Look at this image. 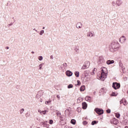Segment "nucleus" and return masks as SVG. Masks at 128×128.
<instances>
[{
	"mask_svg": "<svg viewBox=\"0 0 128 128\" xmlns=\"http://www.w3.org/2000/svg\"><path fill=\"white\" fill-rule=\"evenodd\" d=\"M120 46L117 40H113L112 43L110 45V50L112 52H116L118 50V48Z\"/></svg>",
	"mask_w": 128,
	"mask_h": 128,
	"instance_id": "1",
	"label": "nucleus"
},
{
	"mask_svg": "<svg viewBox=\"0 0 128 128\" xmlns=\"http://www.w3.org/2000/svg\"><path fill=\"white\" fill-rule=\"evenodd\" d=\"M101 74L100 76V78L103 82L104 80V78H106L108 76V73H106V68H104L102 69Z\"/></svg>",
	"mask_w": 128,
	"mask_h": 128,
	"instance_id": "2",
	"label": "nucleus"
},
{
	"mask_svg": "<svg viewBox=\"0 0 128 128\" xmlns=\"http://www.w3.org/2000/svg\"><path fill=\"white\" fill-rule=\"evenodd\" d=\"M112 86L114 90H118L120 88V84L116 82H113Z\"/></svg>",
	"mask_w": 128,
	"mask_h": 128,
	"instance_id": "3",
	"label": "nucleus"
},
{
	"mask_svg": "<svg viewBox=\"0 0 128 128\" xmlns=\"http://www.w3.org/2000/svg\"><path fill=\"white\" fill-rule=\"evenodd\" d=\"M94 112L99 114L100 116L102 114H104V110L100 109V108H96L94 109Z\"/></svg>",
	"mask_w": 128,
	"mask_h": 128,
	"instance_id": "4",
	"label": "nucleus"
},
{
	"mask_svg": "<svg viewBox=\"0 0 128 128\" xmlns=\"http://www.w3.org/2000/svg\"><path fill=\"white\" fill-rule=\"evenodd\" d=\"M126 41V38L124 36H122L120 38V42H121V44H124Z\"/></svg>",
	"mask_w": 128,
	"mask_h": 128,
	"instance_id": "5",
	"label": "nucleus"
},
{
	"mask_svg": "<svg viewBox=\"0 0 128 128\" xmlns=\"http://www.w3.org/2000/svg\"><path fill=\"white\" fill-rule=\"evenodd\" d=\"M104 57L102 56H100L99 57L98 64H104Z\"/></svg>",
	"mask_w": 128,
	"mask_h": 128,
	"instance_id": "6",
	"label": "nucleus"
},
{
	"mask_svg": "<svg viewBox=\"0 0 128 128\" xmlns=\"http://www.w3.org/2000/svg\"><path fill=\"white\" fill-rule=\"evenodd\" d=\"M76 28H82V24L80 22H78L76 24Z\"/></svg>",
	"mask_w": 128,
	"mask_h": 128,
	"instance_id": "7",
	"label": "nucleus"
},
{
	"mask_svg": "<svg viewBox=\"0 0 128 128\" xmlns=\"http://www.w3.org/2000/svg\"><path fill=\"white\" fill-rule=\"evenodd\" d=\"M42 91L40 90V91L38 92L36 96V98H40V96H42Z\"/></svg>",
	"mask_w": 128,
	"mask_h": 128,
	"instance_id": "8",
	"label": "nucleus"
},
{
	"mask_svg": "<svg viewBox=\"0 0 128 128\" xmlns=\"http://www.w3.org/2000/svg\"><path fill=\"white\" fill-rule=\"evenodd\" d=\"M66 74L67 76H72V72L70 70H68L66 71Z\"/></svg>",
	"mask_w": 128,
	"mask_h": 128,
	"instance_id": "9",
	"label": "nucleus"
},
{
	"mask_svg": "<svg viewBox=\"0 0 128 128\" xmlns=\"http://www.w3.org/2000/svg\"><path fill=\"white\" fill-rule=\"evenodd\" d=\"M111 122L113 124H118V120L116 119V118H114L112 121Z\"/></svg>",
	"mask_w": 128,
	"mask_h": 128,
	"instance_id": "10",
	"label": "nucleus"
},
{
	"mask_svg": "<svg viewBox=\"0 0 128 128\" xmlns=\"http://www.w3.org/2000/svg\"><path fill=\"white\" fill-rule=\"evenodd\" d=\"M82 108H83V110H86V108H88V104L86 102H82Z\"/></svg>",
	"mask_w": 128,
	"mask_h": 128,
	"instance_id": "11",
	"label": "nucleus"
},
{
	"mask_svg": "<svg viewBox=\"0 0 128 128\" xmlns=\"http://www.w3.org/2000/svg\"><path fill=\"white\" fill-rule=\"evenodd\" d=\"M90 62L88 61L86 62L84 64V68H88L90 67Z\"/></svg>",
	"mask_w": 128,
	"mask_h": 128,
	"instance_id": "12",
	"label": "nucleus"
},
{
	"mask_svg": "<svg viewBox=\"0 0 128 128\" xmlns=\"http://www.w3.org/2000/svg\"><path fill=\"white\" fill-rule=\"evenodd\" d=\"M107 64H114V60H108L106 61Z\"/></svg>",
	"mask_w": 128,
	"mask_h": 128,
	"instance_id": "13",
	"label": "nucleus"
},
{
	"mask_svg": "<svg viewBox=\"0 0 128 128\" xmlns=\"http://www.w3.org/2000/svg\"><path fill=\"white\" fill-rule=\"evenodd\" d=\"M87 36H89L90 38L94 36V34H92V32H88L87 34Z\"/></svg>",
	"mask_w": 128,
	"mask_h": 128,
	"instance_id": "14",
	"label": "nucleus"
},
{
	"mask_svg": "<svg viewBox=\"0 0 128 128\" xmlns=\"http://www.w3.org/2000/svg\"><path fill=\"white\" fill-rule=\"evenodd\" d=\"M74 50L77 54H78V52H80V48H78V46H76L74 48Z\"/></svg>",
	"mask_w": 128,
	"mask_h": 128,
	"instance_id": "15",
	"label": "nucleus"
},
{
	"mask_svg": "<svg viewBox=\"0 0 128 128\" xmlns=\"http://www.w3.org/2000/svg\"><path fill=\"white\" fill-rule=\"evenodd\" d=\"M84 90H86V86H82L80 88V90L81 92H84Z\"/></svg>",
	"mask_w": 128,
	"mask_h": 128,
	"instance_id": "16",
	"label": "nucleus"
},
{
	"mask_svg": "<svg viewBox=\"0 0 128 128\" xmlns=\"http://www.w3.org/2000/svg\"><path fill=\"white\" fill-rule=\"evenodd\" d=\"M116 4L120 6V4H122V2H120V0H118L116 2Z\"/></svg>",
	"mask_w": 128,
	"mask_h": 128,
	"instance_id": "17",
	"label": "nucleus"
},
{
	"mask_svg": "<svg viewBox=\"0 0 128 128\" xmlns=\"http://www.w3.org/2000/svg\"><path fill=\"white\" fill-rule=\"evenodd\" d=\"M74 74H75L76 78H78V76H80V72L76 71L74 72Z\"/></svg>",
	"mask_w": 128,
	"mask_h": 128,
	"instance_id": "18",
	"label": "nucleus"
},
{
	"mask_svg": "<svg viewBox=\"0 0 128 128\" xmlns=\"http://www.w3.org/2000/svg\"><path fill=\"white\" fill-rule=\"evenodd\" d=\"M98 121H96V120H93V121L92 122V126H94V124H98Z\"/></svg>",
	"mask_w": 128,
	"mask_h": 128,
	"instance_id": "19",
	"label": "nucleus"
},
{
	"mask_svg": "<svg viewBox=\"0 0 128 128\" xmlns=\"http://www.w3.org/2000/svg\"><path fill=\"white\" fill-rule=\"evenodd\" d=\"M85 100H87V102H90V96H86L85 98Z\"/></svg>",
	"mask_w": 128,
	"mask_h": 128,
	"instance_id": "20",
	"label": "nucleus"
},
{
	"mask_svg": "<svg viewBox=\"0 0 128 128\" xmlns=\"http://www.w3.org/2000/svg\"><path fill=\"white\" fill-rule=\"evenodd\" d=\"M70 123L72 124H76V120L72 119L70 121Z\"/></svg>",
	"mask_w": 128,
	"mask_h": 128,
	"instance_id": "21",
	"label": "nucleus"
},
{
	"mask_svg": "<svg viewBox=\"0 0 128 128\" xmlns=\"http://www.w3.org/2000/svg\"><path fill=\"white\" fill-rule=\"evenodd\" d=\"M116 118H120V114L119 113H116Z\"/></svg>",
	"mask_w": 128,
	"mask_h": 128,
	"instance_id": "22",
	"label": "nucleus"
},
{
	"mask_svg": "<svg viewBox=\"0 0 128 128\" xmlns=\"http://www.w3.org/2000/svg\"><path fill=\"white\" fill-rule=\"evenodd\" d=\"M44 34V30H42L40 32V36H42V34Z\"/></svg>",
	"mask_w": 128,
	"mask_h": 128,
	"instance_id": "23",
	"label": "nucleus"
},
{
	"mask_svg": "<svg viewBox=\"0 0 128 128\" xmlns=\"http://www.w3.org/2000/svg\"><path fill=\"white\" fill-rule=\"evenodd\" d=\"M44 64H42L39 65V70H42V66H44Z\"/></svg>",
	"mask_w": 128,
	"mask_h": 128,
	"instance_id": "24",
	"label": "nucleus"
},
{
	"mask_svg": "<svg viewBox=\"0 0 128 128\" xmlns=\"http://www.w3.org/2000/svg\"><path fill=\"white\" fill-rule=\"evenodd\" d=\"M24 112V109L22 108L21 110H20V114H22V112Z\"/></svg>",
	"mask_w": 128,
	"mask_h": 128,
	"instance_id": "25",
	"label": "nucleus"
},
{
	"mask_svg": "<svg viewBox=\"0 0 128 128\" xmlns=\"http://www.w3.org/2000/svg\"><path fill=\"white\" fill-rule=\"evenodd\" d=\"M63 66L64 68H66L68 66V64H66V63H65L63 64Z\"/></svg>",
	"mask_w": 128,
	"mask_h": 128,
	"instance_id": "26",
	"label": "nucleus"
},
{
	"mask_svg": "<svg viewBox=\"0 0 128 128\" xmlns=\"http://www.w3.org/2000/svg\"><path fill=\"white\" fill-rule=\"evenodd\" d=\"M73 86L72 84H70L68 86V88H72Z\"/></svg>",
	"mask_w": 128,
	"mask_h": 128,
	"instance_id": "27",
	"label": "nucleus"
},
{
	"mask_svg": "<svg viewBox=\"0 0 128 128\" xmlns=\"http://www.w3.org/2000/svg\"><path fill=\"white\" fill-rule=\"evenodd\" d=\"M49 124H54V120H49Z\"/></svg>",
	"mask_w": 128,
	"mask_h": 128,
	"instance_id": "28",
	"label": "nucleus"
},
{
	"mask_svg": "<svg viewBox=\"0 0 128 128\" xmlns=\"http://www.w3.org/2000/svg\"><path fill=\"white\" fill-rule=\"evenodd\" d=\"M77 112H80L81 110H82V108H78L76 109Z\"/></svg>",
	"mask_w": 128,
	"mask_h": 128,
	"instance_id": "29",
	"label": "nucleus"
},
{
	"mask_svg": "<svg viewBox=\"0 0 128 128\" xmlns=\"http://www.w3.org/2000/svg\"><path fill=\"white\" fill-rule=\"evenodd\" d=\"M42 58H42V56H40L38 57V60H42Z\"/></svg>",
	"mask_w": 128,
	"mask_h": 128,
	"instance_id": "30",
	"label": "nucleus"
},
{
	"mask_svg": "<svg viewBox=\"0 0 128 128\" xmlns=\"http://www.w3.org/2000/svg\"><path fill=\"white\" fill-rule=\"evenodd\" d=\"M41 114H46V110L42 111Z\"/></svg>",
	"mask_w": 128,
	"mask_h": 128,
	"instance_id": "31",
	"label": "nucleus"
},
{
	"mask_svg": "<svg viewBox=\"0 0 128 128\" xmlns=\"http://www.w3.org/2000/svg\"><path fill=\"white\" fill-rule=\"evenodd\" d=\"M56 114H57V116H60V112H57L56 113Z\"/></svg>",
	"mask_w": 128,
	"mask_h": 128,
	"instance_id": "32",
	"label": "nucleus"
},
{
	"mask_svg": "<svg viewBox=\"0 0 128 128\" xmlns=\"http://www.w3.org/2000/svg\"><path fill=\"white\" fill-rule=\"evenodd\" d=\"M107 114H110V109H108L106 110Z\"/></svg>",
	"mask_w": 128,
	"mask_h": 128,
	"instance_id": "33",
	"label": "nucleus"
},
{
	"mask_svg": "<svg viewBox=\"0 0 128 128\" xmlns=\"http://www.w3.org/2000/svg\"><path fill=\"white\" fill-rule=\"evenodd\" d=\"M112 4L113 6H116V2L113 1L112 2Z\"/></svg>",
	"mask_w": 128,
	"mask_h": 128,
	"instance_id": "34",
	"label": "nucleus"
},
{
	"mask_svg": "<svg viewBox=\"0 0 128 128\" xmlns=\"http://www.w3.org/2000/svg\"><path fill=\"white\" fill-rule=\"evenodd\" d=\"M104 88H102L100 90V92H104Z\"/></svg>",
	"mask_w": 128,
	"mask_h": 128,
	"instance_id": "35",
	"label": "nucleus"
},
{
	"mask_svg": "<svg viewBox=\"0 0 128 128\" xmlns=\"http://www.w3.org/2000/svg\"><path fill=\"white\" fill-rule=\"evenodd\" d=\"M120 68H124V65L120 63Z\"/></svg>",
	"mask_w": 128,
	"mask_h": 128,
	"instance_id": "36",
	"label": "nucleus"
},
{
	"mask_svg": "<svg viewBox=\"0 0 128 128\" xmlns=\"http://www.w3.org/2000/svg\"><path fill=\"white\" fill-rule=\"evenodd\" d=\"M83 124L86 126V124H88V122L86 121L83 122Z\"/></svg>",
	"mask_w": 128,
	"mask_h": 128,
	"instance_id": "37",
	"label": "nucleus"
},
{
	"mask_svg": "<svg viewBox=\"0 0 128 128\" xmlns=\"http://www.w3.org/2000/svg\"><path fill=\"white\" fill-rule=\"evenodd\" d=\"M77 82H78V86H80V81L78 80L77 81Z\"/></svg>",
	"mask_w": 128,
	"mask_h": 128,
	"instance_id": "38",
	"label": "nucleus"
},
{
	"mask_svg": "<svg viewBox=\"0 0 128 128\" xmlns=\"http://www.w3.org/2000/svg\"><path fill=\"white\" fill-rule=\"evenodd\" d=\"M12 24H14V23H11L10 24H8V28H10V26H12Z\"/></svg>",
	"mask_w": 128,
	"mask_h": 128,
	"instance_id": "39",
	"label": "nucleus"
},
{
	"mask_svg": "<svg viewBox=\"0 0 128 128\" xmlns=\"http://www.w3.org/2000/svg\"><path fill=\"white\" fill-rule=\"evenodd\" d=\"M52 102V100H50V101H46V104H48V103H49V102Z\"/></svg>",
	"mask_w": 128,
	"mask_h": 128,
	"instance_id": "40",
	"label": "nucleus"
},
{
	"mask_svg": "<svg viewBox=\"0 0 128 128\" xmlns=\"http://www.w3.org/2000/svg\"><path fill=\"white\" fill-rule=\"evenodd\" d=\"M86 67H84V65L82 66V70H86Z\"/></svg>",
	"mask_w": 128,
	"mask_h": 128,
	"instance_id": "41",
	"label": "nucleus"
},
{
	"mask_svg": "<svg viewBox=\"0 0 128 128\" xmlns=\"http://www.w3.org/2000/svg\"><path fill=\"white\" fill-rule=\"evenodd\" d=\"M123 104H124V106H126V100H124V102H123Z\"/></svg>",
	"mask_w": 128,
	"mask_h": 128,
	"instance_id": "42",
	"label": "nucleus"
},
{
	"mask_svg": "<svg viewBox=\"0 0 128 128\" xmlns=\"http://www.w3.org/2000/svg\"><path fill=\"white\" fill-rule=\"evenodd\" d=\"M50 58L51 60H54V56H52H52H50Z\"/></svg>",
	"mask_w": 128,
	"mask_h": 128,
	"instance_id": "43",
	"label": "nucleus"
},
{
	"mask_svg": "<svg viewBox=\"0 0 128 128\" xmlns=\"http://www.w3.org/2000/svg\"><path fill=\"white\" fill-rule=\"evenodd\" d=\"M112 96H116V93L115 92H112Z\"/></svg>",
	"mask_w": 128,
	"mask_h": 128,
	"instance_id": "44",
	"label": "nucleus"
},
{
	"mask_svg": "<svg viewBox=\"0 0 128 128\" xmlns=\"http://www.w3.org/2000/svg\"><path fill=\"white\" fill-rule=\"evenodd\" d=\"M122 103H124V100H121L120 101V104H122Z\"/></svg>",
	"mask_w": 128,
	"mask_h": 128,
	"instance_id": "45",
	"label": "nucleus"
},
{
	"mask_svg": "<svg viewBox=\"0 0 128 128\" xmlns=\"http://www.w3.org/2000/svg\"><path fill=\"white\" fill-rule=\"evenodd\" d=\"M57 98L58 100H60V97L59 96V95H57Z\"/></svg>",
	"mask_w": 128,
	"mask_h": 128,
	"instance_id": "46",
	"label": "nucleus"
},
{
	"mask_svg": "<svg viewBox=\"0 0 128 128\" xmlns=\"http://www.w3.org/2000/svg\"><path fill=\"white\" fill-rule=\"evenodd\" d=\"M38 112H40V114H42V111L40 110H38Z\"/></svg>",
	"mask_w": 128,
	"mask_h": 128,
	"instance_id": "47",
	"label": "nucleus"
},
{
	"mask_svg": "<svg viewBox=\"0 0 128 128\" xmlns=\"http://www.w3.org/2000/svg\"><path fill=\"white\" fill-rule=\"evenodd\" d=\"M6 50H8V48H8V46H6Z\"/></svg>",
	"mask_w": 128,
	"mask_h": 128,
	"instance_id": "48",
	"label": "nucleus"
},
{
	"mask_svg": "<svg viewBox=\"0 0 128 128\" xmlns=\"http://www.w3.org/2000/svg\"><path fill=\"white\" fill-rule=\"evenodd\" d=\"M68 128V126H65L64 128Z\"/></svg>",
	"mask_w": 128,
	"mask_h": 128,
	"instance_id": "49",
	"label": "nucleus"
},
{
	"mask_svg": "<svg viewBox=\"0 0 128 128\" xmlns=\"http://www.w3.org/2000/svg\"><path fill=\"white\" fill-rule=\"evenodd\" d=\"M34 30H36V32H38V30H36V28H34Z\"/></svg>",
	"mask_w": 128,
	"mask_h": 128,
	"instance_id": "50",
	"label": "nucleus"
},
{
	"mask_svg": "<svg viewBox=\"0 0 128 128\" xmlns=\"http://www.w3.org/2000/svg\"><path fill=\"white\" fill-rule=\"evenodd\" d=\"M32 54H34V52H32Z\"/></svg>",
	"mask_w": 128,
	"mask_h": 128,
	"instance_id": "51",
	"label": "nucleus"
},
{
	"mask_svg": "<svg viewBox=\"0 0 128 128\" xmlns=\"http://www.w3.org/2000/svg\"><path fill=\"white\" fill-rule=\"evenodd\" d=\"M125 128H128V126H126Z\"/></svg>",
	"mask_w": 128,
	"mask_h": 128,
	"instance_id": "52",
	"label": "nucleus"
},
{
	"mask_svg": "<svg viewBox=\"0 0 128 128\" xmlns=\"http://www.w3.org/2000/svg\"><path fill=\"white\" fill-rule=\"evenodd\" d=\"M44 28H45L44 27H43L42 30H44Z\"/></svg>",
	"mask_w": 128,
	"mask_h": 128,
	"instance_id": "53",
	"label": "nucleus"
},
{
	"mask_svg": "<svg viewBox=\"0 0 128 128\" xmlns=\"http://www.w3.org/2000/svg\"><path fill=\"white\" fill-rule=\"evenodd\" d=\"M96 70V68H94V70Z\"/></svg>",
	"mask_w": 128,
	"mask_h": 128,
	"instance_id": "54",
	"label": "nucleus"
},
{
	"mask_svg": "<svg viewBox=\"0 0 128 128\" xmlns=\"http://www.w3.org/2000/svg\"><path fill=\"white\" fill-rule=\"evenodd\" d=\"M14 22H16V20H14Z\"/></svg>",
	"mask_w": 128,
	"mask_h": 128,
	"instance_id": "55",
	"label": "nucleus"
},
{
	"mask_svg": "<svg viewBox=\"0 0 128 128\" xmlns=\"http://www.w3.org/2000/svg\"><path fill=\"white\" fill-rule=\"evenodd\" d=\"M13 19L14 18H12Z\"/></svg>",
	"mask_w": 128,
	"mask_h": 128,
	"instance_id": "56",
	"label": "nucleus"
}]
</instances>
